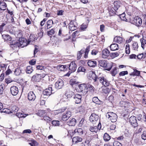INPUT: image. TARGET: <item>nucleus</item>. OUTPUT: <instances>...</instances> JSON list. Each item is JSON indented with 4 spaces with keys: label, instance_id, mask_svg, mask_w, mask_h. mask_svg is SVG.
<instances>
[{
    "label": "nucleus",
    "instance_id": "nucleus-1",
    "mask_svg": "<svg viewBox=\"0 0 146 146\" xmlns=\"http://www.w3.org/2000/svg\"><path fill=\"white\" fill-rule=\"evenodd\" d=\"M90 75H91V78H92L94 82H96L98 79L100 83L105 87L108 86L110 84L109 82L104 77H100L98 78L96 77L95 74L92 71H90L89 72Z\"/></svg>",
    "mask_w": 146,
    "mask_h": 146
},
{
    "label": "nucleus",
    "instance_id": "nucleus-2",
    "mask_svg": "<svg viewBox=\"0 0 146 146\" xmlns=\"http://www.w3.org/2000/svg\"><path fill=\"white\" fill-rule=\"evenodd\" d=\"M99 67L106 68V70L110 71L112 67V64L109 63L106 60H100L98 61Z\"/></svg>",
    "mask_w": 146,
    "mask_h": 146
},
{
    "label": "nucleus",
    "instance_id": "nucleus-3",
    "mask_svg": "<svg viewBox=\"0 0 146 146\" xmlns=\"http://www.w3.org/2000/svg\"><path fill=\"white\" fill-rule=\"evenodd\" d=\"M68 68L70 71L65 75V76H69L72 72H74L76 70L77 66L75 62L72 61L70 63L69 65Z\"/></svg>",
    "mask_w": 146,
    "mask_h": 146
},
{
    "label": "nucleus",
    "instance_id": "nucleus-4",
    "mask_svg": "<svg viewBox=\"0 0 146 146\" xmlns=\"http://www.w3.org/2000/svg\"><path fill=\"white\" fill-rule=\"evenodd\" d=\"M106 117L109 119L112 122H115L117 121V115L112 112H109L107 113Z\"/></svg>",
    "mask_w": 146,
    "mask_h": 146
},
{
    "label": "nucleus",
    "instance_id": "nucleus-5",
    "mask_svg": "<svg viewBox=\"0 0 146 146\" xmlns=\"http://www.w3.org/2000/svg\"><path fill=\"white\" fill-rule=\"evenodd\" d=\"M98 115L95 113H92L90 116L89 119L90 121L93 123H95L99 119Z\"/></svg>",
    "mask_w": 146,
    "mask_h": 146
},
{
    "label": "nucleus",
    "instance_id": "nucleus-6",
    "mask_svg": "<svg viewBox=\"0 0 146 146\" xmlns=\"http://www.w3.org/2000/svg\"><path fill=\"white\" fill-rule=\"evenodd\" d=\"M131 23L139 27L141 25L142 23V20L141 18L136 17L133 18L131 21Z\"/></svg>",
    "mask_w": 146,
    "mask_h": 146
},
{
    "label": "nucleus",
    "instance_id": "nucleus-7",
    "mask_svg": "<svg viewBox=\"0 0 146 146\" xmlns=\"http://www.w3.org/2000/svg\"><path fill=\"white\" fill-rule=\"evenodd\" d=\"M79 91L82 92L83 94H86L88 92V87L84 84H81L78 86Z\"/></svg>",
    "mask_w": 146,
    "mask_h": 146
},
{
    "label": "nucleus",
    "instance_id": "nucleus-8",
    "mask_svg": "<svg viewBox=\"0 0 146 146\" xmlns=\"http://www.w3.org/2000/svg\"><path fill=\"white\" fill-rule=\"evenodd\" d=\"M71 111L69 110H67L66 112L62 115V119L64 121H66L71 116Z\"/></svg>",
    "mask_w": 146,
    "mask_h": 146
},
{
    "label": "nucleus",
    "instance_id": "nucleus-9",
    "mask_svg": "<svg viewBox=\"0 0 146 146\" xmlns=\"http://www.w3.org/2000/svg\"><path fill=\"white\" fill-rule=\"evenodd\" d=\"M52 86L50 85L47 88L45 89L43 92V94L44 95L49 96L52 93Z\"/></svg>",
    "mask_w": 146,
    "mask_h": 146
},
{
    "label": "nucleus",
    "instance_id": "nucleus-10",
    "mask_svg": "<svg viewBox=\"0 0 146 146\" xmlns=\"http://www.w3.org/2000/svg\"><path fill=\"white\" fill-rule=\"evenodd\" d=\"M129 122L134 127L137 126V123L136 117L134 116L131 117L129 119Z\"/></svg>",
    "mask_w": 146,
    "mask_h": 146
},
{
    "label": "nucleus",
    "instance_id": "nucleus-11",
    "mask_svg": "<svg viewBox=\"0 0 146 146\" xmlns=\"http://www.w3.org/2000/svg\"><path fill=\"white\" fill-rule=\"evenodd\" d=\"M63 85V81L60 79H59L55 84V88L57 89L61 88Z\"/></svg>",
    "mask_w": 146,
    "mask_h": 146
},
{
    "label": "nucleus",
    "instance_id": "nucleus-12",
    "mask_svg": "<svg viewBox=\"0 0 146 146\" xmlns=\"http://www.w3.org/2000/svg\"><path fill=\"white\" fill-rule=\"evenodd\" d=\"M10 91L11 94L13 96H16L19 92V90L16 86H13L10 88Z\"/></svg>",
    "mask_w": 146,
    "mask_h": 146
},
{
    "label": "nucleus",
    "instance_id": "nucleus-13",
    "mask_svg": "<svg viewBox=\"0 0 146 146\" xmlns=\"http://www.w3.org/2000/svg\"><path fill=\"white\" fill-rule=\"evenodd\" d=\"M110 52L109 50L105 48L102 50V56L103 58H107L110 56Z\"/></svg>",
    "mask_w": 146,
    "mask_h": 146
},
{
    "label": "nucleus",
    "instance_id": "nucleus-14",
    "mask_svg": "<svg viewBox=\"0 0 146 146\" xmlns=\"http://www.w3.org/2000/svg\"><path fill=\"white\" fill-rule=\"evenodd\" d=\"M72 97L74 99L76 103L78 104L81 102L82 96L80 94H77L73 96Z\"/></svg>",
    "mask_w": 146,
    "mask_h": 146
},
{
    "label": "nucleus",
    "instance_id": "nucleus-15",
    "mask_svg": "<svg viewBox=\"0 0 146 146\" xmlns=\"http://www.w3.org/2000/svg\"><path fill=\"white\" fill-rule=\"evenodd\" d=\"M28 98L30 101H34L36 98V96L33 92H30L28 94Z\"/></svg>",
    "mask_w": 146,
    "mask_h": 146
},
{
    "label": "nucleus",
    "instance_id": "nucleus-16",
    "mask_svg": "<svg viewBox=\"0 0 146 146\" xmlns=\"http://www.w3.org/2000/svg\"><path fill=\"white\" fill-rule=\"evenodd\" d=\"M10 46L13 49H15L16 48L20 47V44L18 41H13L10 42Z\"/></svg>",
    "mask_w": 146,
    "mask_h": 146
},
{
    "label": "nucleus",
    "instance_id": "nucleus-17",
    "mask_svg": "<svg viewBox=\"0 0 146 146\" xmlns=\"http://www.w3.org/2000/svg\"><path fill=\"white\" fill-rule=\"evenodd\" d=\"M140 40L141 44V47L144 49L145 45H146V33L145 35L143 36L142 38H141Z\"/></svg>",
    "mask_w": 146,
    "mask_h": 146
},
{
    "label": "nucleus",
    "instance_id": "nucleus-18",
    "mask_svg": "<svg viewBox=\"0 0 146 146\" xmlns=\"http://www.w3.org/2000/svg\"><path fill=\"white\" fill-rule=\"evenodd\" d=\"M119 105L121 107L125 108H128L130 106V103L128 101H121L119 103Z\"/></svg>",
    "mask_w": 146,
    "mask_h": 146
},
{
    "label": "nucleus",
    "instance_id": "nucleus-19",
    "mask_svg": "<svg viewBox=\"0 0 146 146\" xmlns=\"http://www.w3.org/2000/svg\"><path fill=\"white\" fill-rule=\"evenodd\" d=\"M20 44V47L22 48L27 45L26 40L25 38H20L18 41Z\"/></svg>",
    "mask_w": 146,
    "mask_h": 146
},
{
    "label": "nucleus",
    "instance_id": "nucleus-20",
    "mask_svg": "<svg viewBox=\"0 0 146 146\" xmlns=\"http://www.w3.org/2000/svg\"><path fill=\"white\" fill-rule=\"evenodd\" d=\"M37 38V37L36 36L33 34L31 35L29 39V43L32 44L35 40H36Z\"/></svg>",
    "mask_w": 146,
    "mask_h": 146
},
{
    "label": "nucleus",
    "instance_id": "nucleus-21",
    "mask_svg": "<svg viewBox=\"0 0 146 146\" xmlns=\"http://www.w3.org/2000/svg\"><path fill=\"white\" fill-rule=\"evenodd\" d=\"M110 50L112 51H115L118 50L119 48V46L116 43H113L110 46Z\"/></svg>",
    "mask_w": 146,
    "mask_h": 146
},
{
    "label": "nucleus",
    "instance_id": "nucleus-22",
    "mask_svg": "<svg viewBox=\"0 0 146 146\" xmlns=\"http://www.w3.org/2000/svg\"><path fill=\"white\" fill-rule=\"evenodd\" d=\"M77 27V24H74V23L71 22L69 24V29L70 30L73 31L76 29Z\"/></svg>",
    "mask_w": 146,
    "mask_h": 146
},
{
    "label": "nucleus",
    "instance_id": "nucleus-23",
    "mask_svg": "<svg viewBox=\"0 0 146 146\" xmlns=\"http://www.w3.org/2000/svg\"><path fill=\"white\" fill-rule=\"evenodd\" d=\"M41 76L40 74H36L33 76L32 80L36 82H39L41 79Z\"/></svg>",
    "mask_w": 146,
    "mask_h": 146
},
{
    "label": "nucleus",
    "instance_id": "nucleus-24",
    "mask_svg": "<svg viewBox=\"0 0 146 146\" xmlns=\"http://www.w3.org/2000/svg\"><path fill=\"white\" fill-rule=\"evenodd\" d=\"M82 140V139L81 137L78 136L74 137L72 139V141L74 144L81 142Z\"/></svg>",
    "mask_w": 146,
    "mask_h": 146
},
{
    "label": "nucleus",
    "instance_id": "nucleus-25",
    "mask_svg": "<svg viewBox=\"0 0 146 146\" xmlns=\"http://www.w3.org/2000/svg\"><path fill=\"white\" fill-rule=\"evenodd\" d=\"M76 120L74 118H72L71 119V118L69 119V120L67 122L68 125L70 126H74L76 123Z\"/></svg>",
    "mask_w": 146,
    "mask_h": 146
},
{
    "label": "nucleus",
    "instance_id": "nucleus-26",
    "mask_svg": "<svg viewBox=\"0 0 146 146\" xmlns=\"http://www.w3.org/2000/svg\"><path fill=\"white\" fill-rule=\"evenodd\" d=\"M7 5L4 1H0V9L3 11L6 9Z\"/></svg>",
    "mask_w": 146,
    "mask_h": 146
},
{
    "label": "nucleus",
    "instance_id": "nucleus-27",
    "mask_svg": "<svg viewBox=\"0 0 146 146\" xmlns=\"http://www.w3.org/2000/svg\"><path fill=\"white\" fill-rule=\"evenodd\" d=\"M68 68V66L64 65H59L58 68L59 70L60 71H63L66 70Z\"/></svg>",
    "mask_w": 146,
    "mask_h": 146
},
{
    "label": "nucleus",
    "instance_id": "nucleus-28",
    "mask_svg": "<svg viewBox=\"0 0 146 146\" xmlns=\"http://www.w3.org/2000/svg\"><path fill=\"white\" fill-rule=\"evenodd\" d=\"M114 41L115 42L120 44L123 42V39L120 37L116 36L114 38Z\"/></svg>",
    "mask_w": 146,
    "mask_h": 146
},
{
    "label": "nucleus",
    "instance_id": "nucleus-29",
    "mask_svg": "<svg viewBox=\"0 0 146 146\" xmlns=\"http://www.w3.org/2000/svg\"><path fill=\"white\" fill-rule=\"evenodd\" d=\"M120 3L118 1H116L114 2V9L116 11L117 10L118 8L120 7Z\"/></svg>",
    "mask_w": 146,
    "mask_h": 146
},
{
    "label": "nucleus",
    "instance_id": "nucleus-30",
    "mask_svg": "<svg viewBox=\"0 0 146 146\" xmlns=\"http://www.w3.org/2000/svg\"><path fill=\"white\" fill-rule=\"evenodd\" d=\"M75 133H76L77 135H82L83 133V130L81 128L76 129L74 130Z\"/></svg>",
    "mask_w": 146,
    "mask_h": 146
},
{
    "label": "nucleus",
    "instance_id": "nucleus-31",
    "mask_svg": "<svg viewBox=\"0 0 146 146\" xmlns=\"http://www.w3.org/2000/svg\"><path fill=\"white\" fill-rule=\"evenodd\" d=\"M89 130L91 132L96 133L98 131L97 126H90L89 128Z\"/></svg>",
    "mask_w": 146,
    "mask_h": 146
},
{
    "label": "nucleus",
    "instance_id": "nucleus-32",
    "mask_svg": "<svg viewBox=\"0 0 146 146\" xmlns=\"http://www.w3.org/2000/svg\"><path fill=\"white\" fill-rule=\"evenodd\" d=\"M96 62L94 60H89L88 62V65L90 67H94L96 64Z\"/></svg>",
    "mask_w": 146,
    "mask_h": 146
},
{
    "label": "nucleus",
    "instance_id": "nucleus-33",
    "mask_svg": "<svg viewBox=\"0 0 146 146\" xmlns=\"http://www.w3.org/2000/svg\"><path fill=\"white\" fill-rule=\"evenodd\" d=\"M92 100L94 102L97 104H101L102 103V102L99 100L96 97H93L92 98Z\"/></svg>",
    "mask_w": 146,
    "mask_h": 146
},
{
    "label": "nucleus",
    "instance_id": "nucleus-34",
    "mask_svg": "<svg viewBox=\"0 0 146 146\" xmlns=\"http://www.w3.org/2000/svg\"><path fill=\"white\" fill-rule=\"evenodd\" d=\"M2 36L5 41H11V37L7 35H3Z\"/></svg>",
    "mask_w": 146,
    "mask_h": 146
},
{
    "label": "nucleus",
    "instance_id": "nucleus-35",
    "mask_svg": "<svg viewBox=\"0 0 146 146\" xmlns=\"http://www.w3.org/2000/svg\"><path fill=\"white\" fill-rule=\"evenodd\" d=\"M46 24V27L47 29H49L52 26V25L53 24V22L52 20H49L47 21Z\"/></svg>",
    "mask_w": 146,
    "mask_h": 146
},
{
    "label": "nucleus",
    "instance_id": "nucleus-36",
    "mask_svg": "<svg viewBox=\"0 0 146 146\" xmlns=\"http://www.w3.org/2000/svg\"><path fill=\"white\" fill-rule=\"evenodd\" d=\"M16 115L18 117L20 118L21 117H25L28 115V114H23L22 113L19 112L16 114Z\"/></svg>",
    "mask_w": 146,
    "mask_h": 146
},
{
    "label": "nucleus",
    "instance_id": "nucleus-37",
    "mask_svg": "<svg viewBox=\"0 0 146 146\" xmlns=\"http://www.w3.org/2000/svg\"><path fill=\"white\" fill-rule=\"evenodd\" d=\"M118 71L116 67H114L111 71V74L113 76H115L118 73Z\"/></svg>",
    "mask_w": 146,
    "mask_h": 146
},
{
    "label": "nucleus",
    "instance_id": "nucleus-38",
    "mask_svg": "<svg viewBox=\"0 0 146 146\" xmlns=\"http://www.w3.org/2000/svg\"><path fill=\"white\" fill-rule=\"evenodd\" d=\"M45 113V111L43 110H39L37 113V114L40 116H43Z\"/></svg>",
    "mask_w": 146,
    "mask_h": 146
},
{
    "label": "nucleus",
    "instance_id": "nucleus-39",
    "mask_svg": "<svg viewBox=\"0 0 146 146\" xmlns=\"http://www.w3.org/2000/svg\"><path fill=\"white\" fill-rule=\"evenodd\" d=\"M33 71V67L31 66H29L27 67L26 72L27 73L30 74Z\"/></svg>",
    "mask_w": 146,
    "mask_h": 146
},
{
    "label": "nucleus",
    "instance_id": "nucleus-40",
    "mask_svg": "<svg viewBox=\"0 0 146 146\" xmlns=\"http://www.w3.org/2000/svg\"><path fill=\"white\" fill-rule=\"evenodd\" d=\"M21 72V70L20 68H16L14 71V73L16 76L19 75Z\"/></svg>",
    "mask_w": 146,
    "mask_h": 146
},
{
    "label": "nucleus",
    "instance_id": "nucleus-41",
    "mask_svg": "<svg viewBox=\"0 0 146 146\" xmlns=\"http://www.w3.org/2000/svg\"><path fill=\"white\" fill-rule=\"evenodd\" d=\"M104 139L105 141H107L110 139V137L108 134L106 133L104 135Z\"/></svg>",
    "mask_w": 146,
    "mask_h": 146
},
{
    "label": "nucleus",
    "instance_id": "nucleus-42",
    "mask_svg": "<svg viewBox=\"0 0 146 146\" xmlns=\"http://www.w3.org/2000/svg\"><path fill=\"white\" fill-rule=\"evenodd\" d=\"M84 52V50L82 49L80 51L78 52L77 53V58L78 59H80L82 56V54H83Z\"/></svg>",
    "mask_w": 146,
    "mask_h": 146
},
{
    "label": "nucleus",
    "instance_id": "nucleus-43",
    "mask_svg": "<svg viewBox=\"0 0 146 146\" xmlns=\"http://www.w3.org/2000/svg\"><path fill=\"white\" fill-rule=\"evenodd\" d=\"M90 51V47L89 46H87L86 49L84 52L85 54L84 55V57L85 58H87L88 57V54L89 52Z\"/></svg>",
    "mask_w": 146,
    "mask_h": 146
},
{
    "label": "nucleus",
    "instance_id": "nucleus-44",
    "mask_svg": "<svg viewBox=\"0 0 146 146\" xmlns=\"http://www.w3.org/2000/svg\"><path fill=\"white\" fill-rule=\"evenodd\" d=\"M132 46L133 49L135 50H137L138 48V44L136 42H135L133 43Z\"/></svg>",
    "mask_w": 146,
    "mask_h": 146
},
{
    "label": "nucleus",
    "instance_id": "nucleus-45",
    "mask_svg": "<svg viewBox=\"0 0 146 146\" xmlns=\"http://www.w3.org/2000/svg\"><path fill=\"white\" fill-rule=\"evenodd\" d=\"M69 83L72 86L77 84V82L75 79H72L70 80Z\"/></svg>",
    "mask_w": 146,
    "mask_h": 146
},
{
    "label": "nucleus",
    "instance_id": "nucleus-46",
    "mask_svg": "<svg viewBox=\"0 0 146 146\" xmlns=\"http://www.w3.org/2000/svg\"><path fill=\"white\" fill-rule=\"evenodd\" d=\"M110 92V90L107 88L104 87L102 88V92L105 94L109 93Z\"/></svg>",
    "mask_w": 146,
    "mask_h": 146
},
{
    "label": "nucleus",
    "instance_id": "nucleus-47",
    "mask_svg": "<svg viewBox=\"0 0 146 146\" xmlns=\"http://www.w3.org/2000/svg\"><path fill=\"white\" fill-rule=\"evenodd\" d=\"M12 111V112L10 111V113H13V112H17L18 111V108L16 106H13L11 108Z\"/></svg>",
    "mask_w": 146,
    "mask_h": 146
},
{
    "label": "nucleus",
    "instance_id": "nucleus-48",
    "mask_svg": "<svg viewBox=\"0 0 146 146\" xmlns=\"http://www.w3.org/2000/svg\"><path fill=\"white\" fill-rule=\"evenodd\" d=\"M125 52L126 54H129L130 52L129 46V44H127L125 48Z\"/></svg>",
    "mask_w": 146,
    "mask_h": 146
},
{
    "label": "nucleus",
    "instance_id": "nucleus-49",
    "mask_svg": "<svg viewBox=\"0 0 146 146\" xmlns=\"http://www.w3.org/2000/svg\"><path fill=\"white\" fill-rule=\"evenodd\" d=\"M85 71L86 69L84 67L82 66H80L78 68L77 72H84Z\"/></svg>",
    "mask_w": 146,
    "mask_h": 146
},
{
    "label": "nucleus",
    "instance_id": "nucleus-50",
    "mask_svg": "<svg viewBox=\"0 0 146 146\" xmlns=\"http://www.w3.org/2000/svg\"><path fill=\"white\" fill-rule=\"evenodd\" d=\"M120 18L121 19V20L123 21H127V19L125 17V13H122L121 15L120 16Z\"/></svg>",
    "mask_w": 146,
    "mask_h": 146
},
{
    "label": "nucleus",
    "instance_id": "nucleus-51",
    "mask_svg": "<svg viewBox=\"0 0 146 146\" xmlns=\"http://www.w3.org/2000/svg\"><path fill=\"white\" fill-rule=\"evenodd\" d=\"M110 56L112 58H114L119 56V54L117 52L111 53H110Z\"/></svg>",
    "mask_w": 146,
    "mask_h": 146
},
{
    "label": "nucleus",
    "instance_id": "nucleus-52",
    "mask_svg": "<svg viewBox=\"0 0 146 146\" xmlns=\"http://www.w3.org/2000/svg\"><path fill=\"white\" fill-rule=\"evenodd\" d=\"M29 144L31 146H36L38 145V143L35 140H33L31 143H29Z\"/></svg>",
    "mask_w": 146,
    "mask_h": 146
},
{
    "label": "nucleus",
    "instance_id": "nucleus-53",
    "mask_svg": "<svg viewBox=\"0 0 146 146\" xmlns=\"http://www.w3.org/2000/svg\"><path fill=\"white\" fill-rule=\"evenodd\" d=\"M79 35V32L76 31L74 32L72 34V41H74V38H75L76 36H78Z\"/></svg>",
    "mask_w": 146,
    "mask_h": 146
},
{
    "label": "nucleus",
    "instance_id": "nucleus-54",
    "mask_svg": "<svg viewBox=\"0 0 146 146\" xmlns=\"http://www.w3.org/2000/svg\"><path fill=\"white\" fill-rule=\"evenodd\" d=\"M88 24H82L81 26V29L82 31H84L88 27Z\"/></svg>",
    "mask_w": 146,
    "mask_h": 146
},
{
    "label": "nucleus",
    "instance_id": "nucleus-55",
    "mask_svg": "<svg viewBox=\"0 0 146 146\" xmlns=\"http://www.w3.org/2000/svg\"><path fill=\"white\" fill-rule=\"evenodd\" d=\"M140 74V72L136 69L134 70L133 73V76H139Z\"/></svg>",
    "mask_w": 146,
    "mask_h": 146
},
{
    "label": "nucleus",
    "instance_id": "nucleus-56",
    "mask_svg": "<svg viewBox=\"0 0 146 146\" xmlns=\"http://www.w3.org/2000/svg\"><path fill=\"white\" fill-rule=\"evenodd\" d=\"M52 124L55 126H58L60 125V122L58 121H53L52 122Z\"/></svg>",
    "mask_w": 146,
    "mask_h": 146
},
{
    "label": "nucleus",
    "instance_id": "nucleus-57",
    "mask_svg": "<svg viewBox=\"0 0 146 146\" xmlns=\"http://www.w3.org/2000/svg\"><path fill=\"white\" fill-rule=\"evenodd\" d=\"M77 110L80 113H82L84 110V108L83 106H81L78 107Z\"/></svg>",
    "mask_w": 146,
    "mask_h": 146
},
{
    "label": "nucleus",
    "instance_id": "nucleus-58",
    "mask_svg": "<svg viewBox=\"0 0 146 146\" xmlns=\"http://www.w3.org/2000/svg\"><path fill=\"white\" fill-rule=\"evenodd\" d=\"M55 31L54 29H51L50 31H49L48 33V35L50 36L54 34Z\"/></svg>",
    "mask_w": 146,
    "mask_h": 146
},
{
    "label": "nucleus",
    "instance_id": "nucleus-59",
    "mask_svg": "<svg viewBox=\"0 0 146 146\" xmlns=\"http://www.w3.org/2000/svg\"><path fill=\"white\" fill-rule=\"evenodd\" d=\"M113 145L114 146H122V144L118 141H115L113 143Z\"/></svg>",
    "mask_w": 146,
    "mask_h": 146
},
{
    "label": "nucleus",
    "instance_id": "nucleus-60",
    "mask_svg": "<svg viewBox=\"0 0 146 146\" xmlns=\"http://www.w3.org/2000/svg\"><path fill=\"white\" fill-rule=\"evenodd\" d=\"M128 72L127 71H122L120 72L119 75L120 76H124L128 74Z\"/></svg>",
    "mask_w": 146,
    "mask_h": 146
},
{
    "label": "nucleus",
    "instance_id": "nucleus-61",
    "mask_svg": "<svg viewBox=\"0 0 146 146\" xmlns=\"http://www.w3.org/2000/svg\"><path fill=\"white\" fill-rule=\"evenodd\" d=\"M7 65L5 64H1V70H4L6 69V68L7 67Z\"/></svg>",
    "mask_w": 146,
    "mask_h": 146
},
{
    "label": "nucleus",
    "instance_id": "nucleus-62",
    "mask_svg": "<svg viewBox=\"0 0 146 146\" xmlns=\"http://www.w3.org/2000/svg\"><path fill=\"white\" fill-rule=\"evenodd\" d=\"M142 138L143 140H146V131H143V134L142 135Z\"/></svg>",
    "mask_w": 146,
    "mask_h": 146
},
{
    "label": "nucleus",
    "instance_id": "nucleus-63",
    "mask_svg": "<svg viewBox=\"0 0 146 146\" xmlns=\"http://www.w3.org/2000/svg\"><path fill=\"white\" fill-rule=\"evenodd\" d=\"M98 53V51L97 50L94 49L92 50L91 54L93 55H96Z\"/></svg>",
    "mask_w": 146,
    "mask_h": 146
},
{
    "label": "nucleus",
    "instance_id": "nucleus-64",
    "mask_svg": "<svg viewBox=\"0 0 146 146\" xmlns=\"http://www.w3.org/2000/svg\"><path fill=\"white\" fill-rule=\"evenodd\" d=\"M63 12L64 11L62 10H60L57 11V14L58 15H63Z\"/></svg>",
    "mask_w": 146,
    "mask_h": 146
}]
</instances>
